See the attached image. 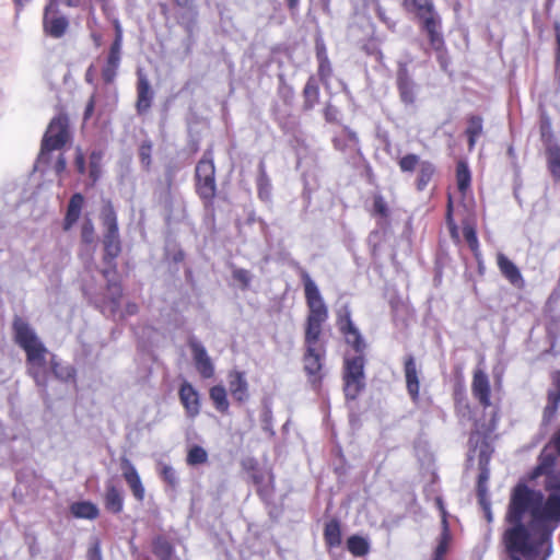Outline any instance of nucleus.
Segmentation results:
<instances>
[{"label": "nucleus", "mask_w": 560, "mask_h": 560, "mask_svg": "<svg viewBox=\"0 0 560 560\" xmlns=\"http://www.w3.org/2000/svg\"><path fill=\"white\" fill-rule=\"evenodd\" d=\"M509 521L515 526L505 533L512 555L527 560H546L551 552L550 535L560 523V497L541 492L525 485L515 487L510 502ZM512 560H520L512 556Z\"/></svg>", "instance_id": "obj_1"}, {"label": "nucleus", "mask_w": 560, "mask_h": 560, "mask_svg": "<svg viewBox=\"0 0 560 560\" xmlns=\"http://www.w3.org/2000/svg\"><path fill=\"white\" fill-rule=\"evenodd\" d=\"M304 293L308 308L305 323L304 369L310 375L316 376L322 369L323 349L318 343L323 325L328 318V308L316 283L307 273L302 276Z\"/></svg>", "instance_id": "obj_2"}, {"label": "nucleus", "mask_w": 560, "mask_h": 560, "mask_svg": "<svg viewBox=\"0 0 560 560\" xmlns=\"http://www.w3.org/2000/svg\"><path fill=\"white\" fill-rule=\"evenodd\" d=\"M13 329L16 342L26 352L30 373L37 384H44L43 374L48 352L46 347L24 319L16 318L13 323Z\"/></svg>", "instance_id": "obj_3"}, {"label": "nucleus", "mask_w": 560, "mask_h": 560, "mask_svg": "<svg viewBox=\"0 0 560 560\" xmlns=\"http://www.w3.org/2000/svg\"><path fill=\"white\" fill-rule=\"evenodd\" d=\"M406 9L417 14L423 21L431 45L439 50L443 46V38L439 32L440 19L433 12V5L429 0H402Z\"/></svg>", "instance_id": "obj_4"}, {"label": "nucleus", "mask_w": 560, "mask_h": 560, "mask_svg": "<svg viewBox=\"0 0 560 560\" xmlns=\"http://www.w3.org/2000/svg\"><path fill=\"white\" fill-rule=\"evenodd\" d=\"M68 120L65 116L55 117L45 133L39 154V161H44L48 152L62 148L69 140Z\"/></svg>", "instance_id": "obj_5"}, {"label": "nucleus", "mask_w": 560, "mask_h": 560, "mask_svg": "<svg viewBox=\"0 0 560 560\" xmlns=\"http://www.w3.org/2000/svg\"><path fill=\"white\" fill-rule=\"evenodd\" d=\"M101 219L103 222V225L105 228V234H104V246L106 255L114 258L118 256L120 252V243H119V235H118V225H117V218L116 213L112 207L110 203H105L102 212H101Z\"/></svg>", "instance_id": "obj_6"}, {"label": "nucleus", "mask_w": 560, "mask_h": 560, "mask_svg": "<svg viewBox=\"0 0 560 560\" xmlns=\"http://www.w3.org/2000/svg\"><path fill=\"white\" fill-rule=\"evenodd\" d=\"M363 358H346L345 361V394L348 398L354 399L363 387Z\"/></svg>", "instance_id": "obj_7"}, {"label": "nucleus", "mask_w": 560, "mask_h": 560, "mask_svg": "<svg viewBox=\"0 0 560 560\" xmlns=\"http://www.w3.org/2000/svg\"><path fill=\"white\" fill-rule=\"evenodd\" d=\"M196 177L198 182L199 195L205 198H211L214 196L215 184H214V165L209 159H202L196 167Z\"/></svg>", "instance_id": "obj_8"}, {"label": "nucleus", "mask_w": 560, "mask_h": 560, "mask_svg": "<svg viewBox=\"0 0 560 560\" xmlns=\"http://www.w3.org/2000/svg\"><path fill=\"white\" fill-rule=\"evenodd\" d=\"M189 348L198 373L205 378L212 377L214 374V365L206 348L196 340L189 342Z\"/></svg>", "instance_id": "obj_9"}, {"label": "nucleus", "mask_w": 560, "mask_h": 560, "mask_svg": "<svg viewBox=\"0 0 560 560\" xmlns=\"http://www.w3.org/2000/svg\"><path fill=\"white\" fill-rule=\"evenodd\" d=\"M44 27L46 33L54 37H60L68 27L67 20L56 13L52 2L46 7L44 14Z\"/></svg>", "instance_id": "obj_10"}, {"label": "nucleus", "mask_w": 560, "mask_h": 560, "mask_svg": "<svg viewBox=\"0 0 560 560\" xmlns=\"http://www.w3.org/2000/svg\"><path fill=\"white\" fill-rule=\"evenodd\" d=\"M120 469L136 499L142 500L144 497V488L132 463L126 457L121 458Z\"/></svg>", "instance_id": "obj_11"}, {"label": "nucleus", "mask_w": 560, "mask_h": 560, "mask_svg": "<svg viewBox=\"0 0 560 560\" xmlns=\"http://www.w3.org/2000/svg\"><path fill=\"white\" fill-rule=\"evenodd\" d=\"M553 458L550 454H547L546 451L544 452L541 463L537 466V468L534 471L533 477H539L545 475L546 476V488L548 490H560V475L555 474L550 470L552 465Z\"/></svg>", "instance_id": "obj_12"}, {"label": "nucleus", "mask_w": 560, "mask_h": 560, "mask_svg": "<svg viewBox=\"0 0 560 560\" xmlns=\"http://www.w3.org/2000/svg\"><path fill=\"white\" fill-rule=\"evenodd\" d=\"M179 398L189 417H196L200 411L199 394L195 387L184 382L179 388Z\"/></svg>", "instance_id": "obj_13"}, {"label": "nucleus", "mask_w": 560, "mask_h": 560, "mask_svg": "<svg viewBox=\"0 0 560 560\" xmlns=\"http://www.w3.org/2000/svg\"><path fill=\"white\" fill-rule=\"evenodd\" d=\"M471 390L474 396L479 400V402L488 407L490 406V384L488 376L481 370H476L474 373Z\"/></svg>", "instance_id": "obj_14"}, {"label": "nucleus", "mask_w": 560, "mask_h": 560, "mask_svg": "<svg viewBox=\"0 0 560 560\" xmlns=\"http://www.w3.org/2000/svg\"><path fill=\"white\" fill-rule=\"evenodd\" d=\"M497 261L502 275L515 287H523L524 280L518 268L503 254H498Z\"/></svg>", "instance_id": "obj_15"}, {"label": "nucleus", "mask_w": 560, "mask_h": 560, "mask_svg": "<svg viewBox=\"0 0 560 560\" xmlns=\"http://www.w3.org/2000/svg\"><path fill=\"white\" fill-rule=\"evenodd\" d=\"M229 388L236 400L244 401L247 399L248 384L242 372L233 371L229 374Z\"/></svg>", "instance_id": "obj_16"}, {"label": "nucleus", "mask_w": 560, "mask_h": 560, "mask_svg": "<svg viewBox=\"0 0 560 560\" xmlns=\"http://www.w3.org/2000/svg\"><path fill=\"white\" fill-rule=\"evenodd\" d=\"M340 329L346 337V341L349 345H351L357 352L363 350L364 343L361 338V335L353 325V323L351 322L349 315H347L343 319L340 320Z\"/></svg>", "instance_id": "obj_17"}, {"label": "nucleus", "mask_w": 560, "mask_h": 560, "mask_svg": "<svg viewBox=\"0 0 560 560\" xmlns=\"http://www.w3.org/2000/svg\"><path fill=\"white\" fill-rule=\"evenodd\" d=\"M405 377L407 389L411 398L416 400L419 395L420 382L413 358L409 357L405 362Z\"/></svg>", "instance_id": "obj_18"}, {"label": "nucleus", "mask_w": 560, "mask_h": 560, "mask_svg": "<svg viewBox=\"0 0 560 560\" xmlns=\"http://www.w3.org/2000/svg\"><path fill=\"white\" fill-rule=\"evenodd\" d=\"M84 198L81 194H74L69 202L67 215L65 219V230H69L78 221Z\"/></svg>", "instance_id": "obj_19"}, {"label": "nucleus", "mask_w": 560, "mask_h": 560, "mask_svg": "<svg viewBox=\"0 0 560 560\" xmlns=\"http://www.w3.org/2000/svg\"><path fill=\"white\" fill-rule=\"evenodd\" d=\"M547 165L553 178L560 179V147L551 145L547 149Z\"/></svg>", "instance_id": "obj_20"}, {"label": "nucleus", "mask_w": 560, "mask_h": 560, "mask_svg": "<svg viewBox=\"0 0 560 560\" xmlns=\"http://www.w3.org/2000/svg\"><path fill=\"white\" fill-rule=\"evenodd\" d=\"M438 503H439L441 512H442L443 533H442L441 541L439 542V545L436 547L433 560H444V555L447 551L448 541L451 539V536H450V533H448V529L446 526L445 512L442 508V503L440 500H438Z\"/></svg>", "instance_id": "obj_21"}, {"label": "nucleus", "mask_w": 560, "mask_h": 560, "mask_svg": "<svg viewBox=\"0 0 560 560\" xmlns=\"http://www.w3.org/2000/svg\"><path fill=\"white\" fill-rule=\"evenodd\" d=\"M151 102V91H150V84L147 81V79L140 77L139 78V84H138V109L140 112L145 110L150 107Z\"/></svg>", "instance_id": "obj_22"}, {"label": "nucleus", "mask_w": 560, "mask_h": 560, "mask_svg": "<svg viewBox=\"0 0 560 560\" xmlns=\"http://www.w3.org/2000/svg\"><path fill=\"white\" fill-rule=\"evenodd\" d=\"M71 513L75 517L92 520L97 516L98 510L90 502H78L71 505Z\"/></svg>", "instance_id": "obj_23"}, {"label": "nucleus", "mask_w": 560, "mask_h": 560, "mask_svg": "<svg viewBox=\"0 0 560 560\" xmlns=\"http://www.w3.org/2000/svg\"><path fill=\"white\" fill-rule=\"evenodd\" d=\"M210 398L213 401L215 408L224 412L229 409V401L226 397V390L222 385H215L210 389Z\"/></svg>", "instance_id": "obj_24"}, {"label": "nucleus", "mask_w": 560, "mask_h": 560, "mask_svg": "<svg viewBox=\"0 0 560 560\" xmlns=\"http://www.w3.org/2000/svg\"><path fill=\"white\" fill-rule=\"evenodd\" d=\"M398 88L400 91L401 100L408 104L412 103L415 100L413 85L405 71H400L398 75Z\"/></svg>", "instance_id": "obj_25"}, {"label": "nucleus", "mask_w": 560, "mask_h": 560, "mask_svg": "<svg viewBox=\"0 0 560 560\" xmlns=\"http://www.w3.org/2000/svg\"><path fill=\"white\" fill-rule=\"evenodd\" d=\"M325 540L330 547H338L341 544V530L337 521H330L325 527Z\"/></svg>", "instance_id": "obj_26"}, {"label": "nucleus", "mask_w": 560, "mask_h": 560, "mask_svg": "<svg viewBox=\"0 0 560 560\" xmlns=\"http://www.w3.org/2000/svg\"><path fill=\"white\" fill-rule=\"evenodd\" d=\"M470 172L465 162H459L456 170V182L458 190L464 195L470 186Z\"/></svg>", "instance_id": "obj_27"}, {"label": "nucleus", "mask_w": 560, "mask_h": 560, "mask_svg": "<svg viewBox=\"0 0 560 560\" xmlns=\"http://www.w3.org/2000/svg\"><path fill=\"white\" fill-rule=\"evenodd\" d=\"M349 551L357 557H362L369 551V542L360 536H351L347 541Z\"/></svg>", "instance_id": "obj_28"}, {"label": "nucleus", "mask_w": 560, "mask_h": 560, "mask_svg": "<svg viewBox=\"0 0 560 560\" xmlns=\"http://www.w3.org/2000/svg\"><path fill=\"white\" fill-rule=\"evenodd\" d=\"M105 503L109 511L114 513L120 512L122 509V498L120 492L116 488L109 487L105 497Z\"/></svg>", "instance_id": "obj_29"}, {"label": "nucleus", "mask_w": 560, "mask_h": 560, "mask_svg": "<svg viewBox=\"0 0 560 560\" xmlns=\"http://www.w3.org/2000/svg\"><path fill=\"white\" fill-rule=\"evenodd\" d=\"M469 149L471 150L475 147L477 138L482 132V120L479 117H472L469 120V125L467 128Z\"/></svg>", "instance_id": "obj_30"}, {"label": "nucleus", "mask_w": 560, "mask_h": 560, "mask_svg": "<svg viewBox=\"0 0 560 560\" xmlns=\"http://www.w3.org/2000/svg\"><path fill=\"white\" fill-rule=\"evenodd\" d=\"M208 459V454L205 448L200 446H192L187 455L188 465L196 466L205 464Z\"/></svg>", "instance_id": "obj_31"}, {"label": "nucleus", "mask_w": 560, "mask_h": 560, "mask_svg": "<svg viewBox=\"0 0 560 560\" xmlns=\"http://www.w3.org/2000/svg\"><path fill=\"white\" fill-rule=\"evenodd\" d=\"M434 167L430 163H422L419 170L418 188L423 189L430 182Z\"/></svg>", "instance_id": "obj_32"}, {"label": "nucleus", "mask_w": 560, "mask_h": 560, "mask_svg": "<svg viewBox=\"0 0 560 560\" xmlns=\"http://www.w3.org/2000/svg\"><path fill=\"white\" fill-rule=\"evenodd\" d=\"M553 385L556 392L549 393V405L547 407L551 412L557 409L558 401L560 400V372L553 374Z\"/></svg>", "instance_id": "obj_33"}, {"label": "nucleus", "mask_w": 560, "mask_h": 560, "mask_svg": "<svg viewBox=\"0 0 560 560\" xmlns=\"http://www.w3.org/2000/svg\"><path fill=\"white\" fill-rule=\"evenodd\" d=\"M117 31H118L117 38L114 42V44L112 46L110 54L108 56V65L110 67H113V68H116L118 66V62H119V51H120L121 34H120V31H119L118 27H117Z\"/></svg>", "instance_id": "obj_34"}, {"label": "nucleus", "mask_w": 560, "mask_h": 560, "mask_svg": "<svg viewBox=\"0 0 560 560\" xmlns=\"http://www.w3.org/2000/svg\"><path fill=\"white\" fill-rule=\"evenodd\" d=\"M304 95L306 98V106L313 107L314 104L317 102L318 98V89L313 83V81H308L304 88Z\"/></svg>", "instance_id": "obj_35"}, {"label": "nucleus", "mask_w": 560, "mask_h": 560, "mask_svg": "<svg viewBox=\"0 0 560 560\" xmlns=\"http://www.w3.org/2000/svg\"><path fill=\"white\" fill-rule=\"evenodd\" d=\"M160 475L166 482H168L172 486H174L177 482V477L174 468L167 464L160 465Z\"/></svg>", "instance_id": "obj_36"}, {"label": "nucleus", "mask_w": 560, "mask_h": 560, "mask_svg": "<svg viewBox=\"0 0 560 560\" xmlns=\"http://www.w3.org/2000/svg\"><path fill=\"white\" fill-rule=\"evenodd\" d=\"M81 235H82V240L85 243L91 244V243H93L95 241L94 225H93L91 220H86L83 223Z\"/></svg>", "instance_id": "obj_37"}, {"label": "nucleus", "mask_w": 560, "mask_h": 560, "mask_svg": "<svg viewBox=\"0 0 560 560\" xmlns=\"http://www.w3.org/2000/svg\"><path fill=\"white\" fill-rule=\"evenodd\" d=\"M417 164L418 158L413 154L406 155L399 161V166L404 172L412 171Z\"/></svg>", "instance_id": "obj_38"}, {"label": "nucleus", "mask_w": 560, "mask_h": 560, "mask_svg": "<svg viewBox=\"0 0 560 560\" xmlns=\"http://www.w3.org/2000/svg\"><path fill=\"white\" fill-rule=\"evenodd\" d=\"M464 237L469 244L471 249H476L478 247V240L476 235V231L472 226L466 225L464 226Z\"/></svg>", "instance_id": "obj_39"}, {"label": "nucleus", "mask_w": 560, "mask_h": 560, "mask_svg": "<svg viewBox=\"0 0 560 560\" xmlns=\"http://www.w3.org/2000/svg\"><path fill=\"white\" fill-rule=\"evenodd\" d=\"M233 277L235 280L241 282L244 287H247L250 282V275L247 270L244 269H237L234 271Z\"/></svg>", "instance_id": "obj_40"}, {"label": "nucleus", "mask_w": 560, "mask_h": 560, "mask_svg": "<svg viewBox=\"0 0 560 560\" xmlns=\"http://www.w3.org/2000/svg\"><path fill=\"white\" fill-rule=\"evenodd\" d=\"M88 560H103L101 549L97 542H94L88 552Z\"/></svg>", "instance_id": "obj_41"}, {"label": "nucleus", "mask_w": 560, "mask_h": 560, "mask_svg": "<svg viewBox=\"0 0 560 560\" xmlns=\"http://www.w3.org/2000/svg\"><path fill=\"white\" fill-rule=\"evenodd\" d=\"M98 160H100V156H97L96 154H92L90 176L93 178V180H96L98 177V173H100L98 167H97Z\"/></svg>", "instance_id": "obj_42"}, {"label": "nucleus", "mask_w": 560, "mask_h": 560, "mask_svg": "<svg viewBox=\"0 0 560 560\" xmlns=\"http://www.w3.org/2000/svg\"><path fill=\"white\" fill-rule=\"evenodd\" d=\"M374 209L382 215L386 214V206L382 197H376L374 199Z\"/></svg>", "instance_id": "obj_43"}, {"label": "nucleus", "mask_w": 560, "mask_h": 560, "mask_svg": "<svg viewBox=\"0 0 560 560\" xmlns=\"http://www.w3.org/2000/svg\"><path fill=\"white\" fill-rule=\"evenodd\" d=\"M75 165L80 173L84 172V156L79 150H78L77 156H75Z\"/></svg>", "instance_id": "obj_44"}, {"label": "nucleus", "mask_w": 560, "mask_h": 560, "mask_svg": "<svg viewBox=\"0 0 560 560\" xmlns=\"http://www.w3.org/2000/svg\"><path fill=\"white\" fill-rule=\"evenodd\" d=\"M138 312V305L133 302H128L125 308V315L131 316Z\"/></svg>", "instance_id": "obj_45"}, {"label": "nucleus", "mask_w": 560, "mask_h": 560, "mask_svg": "<svg viewBox=\"0 0 560 560\" xmlns=\"http://www.w3.org/2000/svg\"><path fill=\"white\" fill-rule=\"evenodd\" d=\"M93 109H94V101H93V98H91L85 108V113H84L85 119H88L92 115Z\"/></svg>", "instance_id": "obj_46"}, {"label": "nucleus", "mask_w": 560, "mask_h": 560, "mask_svg": "<svg viewBox=\"0 0 560 560\" xmlns=\"http://www.w3.org/2000/svg\"><path fill=\"white\" fill-rule=\"evenodd\" d=\"M560 454V431L553 438L551 445Z\"/></svg>", "instance_id": "obj_47"}, {"label": "nucleus", "mask_w": 560, "mask_h": 560, "mask_svg": "<svg viewBox=\"0 0 560 560\" xmlns=\"http://www.w3.org/2000/svg\"><path fill=\"white\" fill-rule=\"evenodd\" d=\"M65 168H66V160L63 159V156H59L57 164H56V171L59 173V172H62Z\"/></svg>", "instance_id": "obj_48"}, {"label": "nucleus", "mask_w": 560, "mask_h": 560, "mask_svg": "<svg viewBox=\"0 0 560 560\" xmlns=\"http://www.w3.org/2000/svg\"><path fill=\"white\" fill-rule=\"evenodd\" d=\"M451 208H452V205H451V201L448 202V212H447V219H448V223L451 225V232L452 234L454 235L456 233V226L452 224V220H451Z\"/></svg>", "instance_id": "obj_49"}, {"label": "nucleus", "mask_w": 560, "mask_h": 560, "mask_svg": "<svg viewBox=\"0 0 560 560\" xmlns=\"http://www.w3.org/2000/svg\"><path fill=\"white\" fill-rule=\"evenodd\" d=\"M54 370H55V373L60 376V377H70L72 376V369L70 368H67L66 369V373L65 374H59L58 371H57V365L54 366Z\"/></svg>", "instance_id": "obj_50"}, {"label": "nucleus", "mask_w": 560, "mask_h": 560, "mask_svg": "<svg viewBox=\"0 0 560 560\" xmlns=\"http://www.w3.org/2000/svg\"><path fill=\"white\" fill-rule=\"evenodd\" d=\"M50 2H52L54 4L56 2H63L67 5H75L78 3V0H51Z\"/></svg>", "instance_id": "obj_51"}, {"label": "nucleus", "mask_w": 560, "mask_h": 560, "mask_svg": "<svg viewBox=\"0 0 560 560\" xmlns=\"http://www.w3.org/2000/svg\"><path fill=\"white\" fill-rule=\"evenodd\" d=\"M556 31H557L558 48L560 50V25L559 24L556 25Z\"/></svg>", "instance_id": "obj_52"}, {"label": "nucleus", "mask_w": 560, "mask_h": 560, "mask_svg": "<svg viewBox=\"0 0 560 560\" xmlns=\"http://www.w3.org/2000/svg\"><path fill=\"white\" fill-rule=\"evenodd\" d=\"M487 479H488V476H487L486 474H481V475H480V479H479V487H480V488L482 487V483H483L485 481H487Z\"/></svg>", "instance_id": "obj_53"}, {"label": "nucleus", "mask_w": 560, "mask_h": 560, "mask_svg": "<svg viewBox=\"0 0 560 560\" xmlns=\"http://www.w3.org/2000/svg\"><path fill=\"white\" fill-rule=\"evenodd\" d=\"M298 2H299V0H288V4L290 8H295Z\"/></svg>", "instance_id": "obj_54"}, {"label": "nucleus", "mask_w": 560, "mask_h": 560, "mask_svg": "<svg viewBox=\"0 0 560 560\" xmlns=\"http://www.w3.org/2000/svg\"><path fill=\"white\" fill-rule=\"evenodd\" d=\"M105 77L107 78V80H110V77H112V75L109 74V71H108V70H106V71H105Z\"/></svg>", "instance_id": "obj_55"}, {"label": "nucleus", "mask_w": 560, "mask_h": 560, "mask_svg": "<svg viewBox=\"0 0 560 560\" xmlns=\"http://www.w3.org/2000/svg\"><path fill=\"white\" fill-rule=\"evenodd\" d=\"M141 155L143 156V159L148 156V153L144 152V149H142Z\"/></svg>", "instance_id": "obj_56"}, {"label": "nucleus", "mask_w": 560, "mask_h": 560, "mask_svg": "<svg viewBox=\"0 0 560 560\" xmlns=\"http://www.w3.org/2000/svg\"><path fill=\"white\" fill-rule=\"evenodd\" d=\"M487 518L488 521H491V514L489 512H487Z\"/></svg>", "instance_id": "obj_57"}, {"label": "nucleus", "mask_w": 560, "mask_h": 560, "mask_svg": "<svg viewBox=\"0 0 560 560\" xmlns=\"http://www.w3.org/2000/svg\"><path fill=\"white\" fill-rule=\"evenodd\" d=\"M558 61L560 62V50H559V55H558Z\"/></svg>", "instance_id": "obj_58"}, {"label": "nucleus", "mask_w": 560, "mask_h": 560, "mask_svg": "<svg viewBox=\"0 0 560 560\" xmlns=\"http://www.w3.org/2000/svg\"><path fill=\"white\" fill-rule=\"evenodd\" d=\"M23 0H16V2L21 3Z\"/></svg>", "instance_id": "obj_59"}]
</instances>
